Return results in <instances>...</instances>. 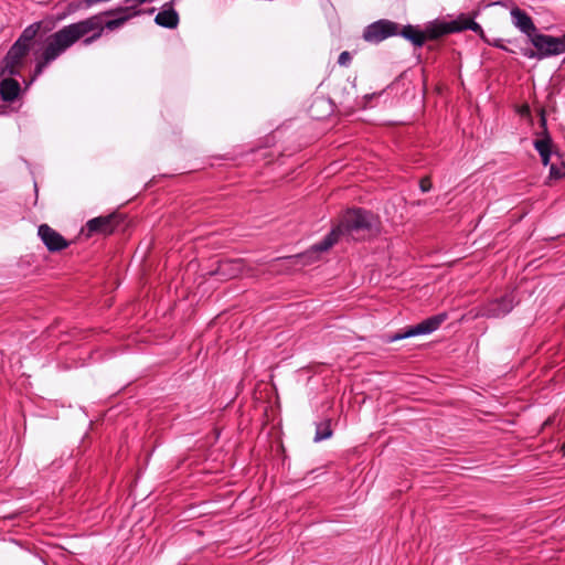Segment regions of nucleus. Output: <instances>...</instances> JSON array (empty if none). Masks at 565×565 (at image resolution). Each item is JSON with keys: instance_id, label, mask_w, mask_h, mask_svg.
Returning a JSON list of instances; mask_svg holds the SVG:
<instances>
[{"instance_id": "f257e3e1", "label": "nucleus", "mask_w": 565, "mask_h": 565, "mask_svg": "<svg viewBox=\"0 0 565 565\" xmlns=\"http://www.w3.org/2000/svg\"><path fill=\"white\" fill-rule=\"evenodd\" d=\"M103 31L104 23L102 15H93L76 23L65 25L57 32L47 36L42 51L36 54V65L31 82L41 75L49 64L61 56L79 39L93 33L90 36L84 39V44L88 45L100 38Z\"/></svg>"}, {"instance_id": "f03ea898", "label": "nucleus", "mask_w": 565, "mask_h": 565, "mask_svg": "<svg viewBox=\"0 0 565 565\" xmlns=\"http://www.w3.org/2000/svg\"><path fill=\"white\" fill-rule=\"evenodd\" d=\"M379 218L371 212L362 209L347 211L340 218L339 224L318 244L305 252L299 257L305 264L316 262L321 253L330 249L342 236L352 239H362L379 231Z\"/></svg>"}, {"instance_id": "7ed1b4c3", "label": "nucleus", "mask_w": 565, "mask_h": 565, "mask_svg": "<svg viewBox=\"0 0 565 565\" xmlns=\"http://www.w3.org/2000/svg\"><path fill=\"white\" fill-rule=\"evenodd\" d=\"M463 30H471L480 34L483 33L480 24L467 14H460L451 21L435 24L427 30V33L430 38H439L444 34L460 32Z\"/></svg>"}, {"instance_id": "20e7f679", "label": "nucleus", "mask_w": 565, "mask_h": 565, "mask_svg": "<svg viewBox=\"0 0 565 565\" xmlns=\"http://www.w3.org/2000/svg\"><path fill=\"white\" fill-rule=\"evenodd\" d=\"M530 42L539 52V60L564 53L562 38L536 33L531 35Z\"/></svg>"}, {"instance_id": "39448f33", "label": "nucleus", "mask_w": 565, "mask_h": 565, "mask_svg": "<svg viewBox=\"0 0 565 565\" xmlns=\"http://www.w3.org/2000/svg\"><path fill=\"white\" fill-rule=\"evenodd\" d=\"M398 25L390 20H379L367 25L363 32V39L371 43H379L396 35Z\"/></svg>"}, {"instance_id": "423d86ee", "label": "nucleus", "mask_w": 565, "mask_h": 565, "mask_svg": "<svg viewBox=\"0 0 565 565\" xmlns=\"http://www.w3.org/2000/svg\"><path fill=\"white\" fill-rule=\"evenodd\" d=\"M446 318V313H439L437 316L430 317L416 326L407 328L403 333L396 334L393 340H402L416 335L430 334L440 327Z\"/></svg>"}, {"instance_id": "0eeeda50", "label": "nucleus", "mask_w": 565, "mask_h": 565, "mask_svg": "<svg viewBox=\"0 0 565 565\" xmlns=\"http://www.w3.org/2000/svg\"><path fill=\"white\" fill-rule=\"evenodd\" d=\"M28 52V47L14 43L2 62V74H17L19 68L23 65Z\"/></svg>"}, {"instance_id": "6e6552de", "label": "nucleus", "mask_w": 565, "mask_h": 565, "mask_svg": "<svg viewBox=\"0 0 565 565\" xmlns=\"http://www.w3.org/2000/svg\"><path fill=\"white\" fill-rule=\"evenodd\" d=\"M38 234L41 241L51 252L61 250L68 245L66 239L61 234H58L55 230L46 224L39 226Z\"/></svg>"}, {"instance_id": "1a4fd4ad", "label": "nucleus", "mask_w": 565, "mask_h": 565, "mask_svg": "<svg viewBox=\"0 0 565 565\" xmlns=\"http://www.w3.org/2000/svg\"><path fill=\"white\" fill-rule=\"evenodd\" d=\"M514 306V299L512 296H504L500 300L492 301L487 305L483 311V316L499 318L509 313Z\"/></svg>"}, {"instance_id": "9d476101", "label": "nucleus", "mask_w": 565, "mask_h": 565, "mask_svg": "<svg viewBox=\"0 0 565 565\" xmlns=\"http://www.w3.org/2000/svg\"><path fill=\"white\" fill-rule=\"evenodd\" d=\"M511 17L513 24L523 33H525L530 39L531 35L536 34V28L532 21V19L520 9L515 8L511 10Z\"/></svg>"}, {"instance_id": "9b49d317", "label": "nucleus", "mask_w": 565, "mask_h": 565, "mask_svg": "<svg viewBox=\"0 0 565 565\" xmlns=\"http://www.w3.org/2000/svg\"><path fill=\"white\" fill-rule=\"evenodd\" d=\"M115 228V215L98 216L87 222L89 233L110 234Z\"/></svg>"}, {"instance_id": "f8f14e48", "label": "nucleus", "mask_w": 565, "mask_h": 565, "mask_svg": "<svg viewBox=\"0 0 565 565\" xmlns=\"http://www.w3.org/2000/svg\"><path fill=\"white\" fill-rule=\"evenodd\" d=\"M154 22L162 28L175 29L179 24V15L171 3H167L156 15Z\"/></svg>"}, {"instance_id": "ddd939ff", "label": "nucleus", "mask_w": 565, "mask_h": 565, "mask_svg": "<svg viewBox=\"0 0 565 565\" xmlns=\"http://www.w3.org/2000/svg\"><path fill=\"white\" fill-rule=\"evenodd\" d=\"M244 263L241 259L224 260L218 266V273L226 278H234L243 274Z\"/></svg>"}, {"instance_id": "4468645a", "label": "nucleus", "mask_w": 565, "mask_h": 565, "mask_svg": "<svg viewBox=\"0 0 565 565\" xmlns=\"http://www.w3.org/2000/svg\"><path fill=\"white\" fill-rule=\"evenodd\" d=\"M20 93V84L13 78H4L0 83V94L3 100L12 102Z\"/></svg>"}, {"instance_id": "2eb2a0df", "label": "nucleus", "mask_w": 565, "mask_h": 565, "mask_svg": "<svg viewBox=\"0 0 565 565\" xmlns=\"http://www.w3.org/2000/svg\"><path fill=\"white\" fill-rule=\"evenodd\" d=\"M401 35L417 46H422L425 42V34L412 25L404 26Z\"/></svg>"}, {"instance_id": "dca6fc26", "label": "nucleus", "mask_w": 565, "mask_h": 565, "mask_svg": "<svg viewBox=\"0 0 565 565\" xmlns=\"http://www.w3.org/2000/svg\"><path fill=\"white\" fill-rule=\"evenodd\" d=\"M38 30H39L38 25H30L22 32L21 36L17 40L15 43L20 44L21 46H25V47H28V50H30L31 41L35 36Z\"/></svg>"}, {"instance_id": "f3484780", "label": "nucleus", "mask_w": 565, "mask_h": 565, "mask_svg": "<svg viewBox=\"0 0 565 565\" xmlns=\"http://www.w3.org/2000/svg\"><path fill=\"white\" fill-rule=\"evenodd\" d=\"M332 435V430L330 427V422H323L317 425V430L313 440L316 443L326 440L330 438Z\"/></svg>"}, {"instance_id": "a211bd4d", "label": "nucleus", "mask_w": 565, "mask_h": 565, "mask_svg": "<svg viewBox=\"0 0 565 565\" xmlns=\"http://www.w3.org/2000/svg\"><path fill=\"white\" fill-rule=\"evenodd\" d=\"M138 12L137 11H134L131 13H127L125 15H121L117 19H114V20H110V21H107L105 23V26L108 29V30H115L119 26H121L129 18L136 15Z\"/></svg>"}, {"instance_id": "6ab92c4d", "label": "nucleus", "mask_w": 565, "mask_h": 565, "mask_svg": "<svg viewBox=\"0 0 565 565\" xmlns=\"http://www.w3.org/2000/svg\"><path fill=\"white\" fill-rule=\"evenodd\" d=\"M82 7H84V2H82V1H77V2H70V3L67 4L66 11H65L63 14H61V15L58 17V19H60V20L65 19L67 15H70V14H72V13L76 12V11H77V10H79Z\"/></svg>"}, {"instance_id": "aec40b11", "label": "nucleus", "mask_w": 565, "mask_h": 565, "mask_svg": "<svg viewBox=\"0 0 565 565\" xmlns=\"http://www.w3.org/2000/svg\"><path fill=\"white\" fill-rule=\"evenodd\" d=\"M534 147L540 154L548 153L550 151V140L548 139H540L534 142Z\"/></svg>"}, {"instance_id": "412c9836", "label": "nucleus", "mask_w": 565, "mask_h": 565, "mask_svg": "<svg viewBox=\"0 0 565 565\" xmlns=\"http://www.w3.org/2000/svg\"><path fill=\"white\" fill-rule=\"evenodd\" d=\"M550 175L554 179H559L565 175V167H556L555 164H552L550 168Z\"/></svg>"}, {"instance_id": "4be33fe9", "label": "nucleus", "mask_w": 565, "mask_h": 565, "mask_svg": "<svg viewBox=\"0 0 565 565\" xmlns=\"http://www.w3.org/2000/svg\"><path fill=\"white\" fill-rule=\"evenodd\" d=\"M351 62V55L349 52L344 51L339 55L338 63L341 66H348Z\"/></svg>"}, {"instance_id": "5701e85b", "label": "nucleus", "mask_w": 565, "mask_h": 565, "mask_svg": "<svg viewBox=\"0 0 565 565\" xmlns=\"http://www.w3.org/2000/svg\"><path fill=\"white\" fill-rule=\"evenodd\" d=\"M522 53L527 58H537L539 60V52H537V50L524 49L522 51Z\"/></svg>"}, {"instance_id": "b1692460", "label": "nucleus", "mask_w": 565, "mask_h": 565, "mask_svg": "<svg viewBox=\"0 0 565 565\" xmlns=\"http://www.w3.org/2000/svg\"><path fill=\"white\" fill-rule=\"evenodd\" d=\"M419 185L423 192H428L431 189V182L429 179H423Z\"/></svg>"}, {"instance_id": "393cba45", "label": "nucleus", "mask_w": 565, "mask_h": 565, "mask_svg": "<svg viewBox=\"0 0 565 565\" xmlns=\"http://www.w3.org/2000/svg\"><path fill=\"white\" fill-rule=\"evenodd\" d=\"M541 156V159H542V162L544 166H547L548 162H550V156H551V152L548 153H544V154H540Z\"/></svg>"}, {"instance_id": "a878e982", "label": "nucleus", "mask_w": 565, "mask_h": 565, "mask_svg": "<svg viewBox=\"0 0 565 565\" xmlns=\"http://www.w3.org/2000/svg\"><path fill=\"white\" fill-rule=\"evenodd\" d=\"M541 120H542V124L544 125L545 124V117H544V111L541 110Z\"/></svg>"}, {"instance_id": "bb28decb", "label": "nucleus", "mask_w": 565, "mask_h": 565, "mask_svg": "<svg viewBox=\"0 0 565 565\" xmlns=\"http://www.w3.org/2000/svg\"><path fill=\"white\" fill-rule=\"evenodd\" d=\"M527 113H529V107H524L522 110V114H527Z\"/></svg>"}, {"instance_id": "cd10ccee", "label": "nucleus", "mask_w": 565, "mask_h": 565, "mask_svg": "<svg viewBox=\"0 0 565 565\" xmlns=\"http://www.w3.org/2000/svg\"><path fill=\"white\" fill-rule=\"evenodd\" d=\"M561 38H562V41H564L563 44H564V52H565V34Z\"/></svg>"}]
</instances>
